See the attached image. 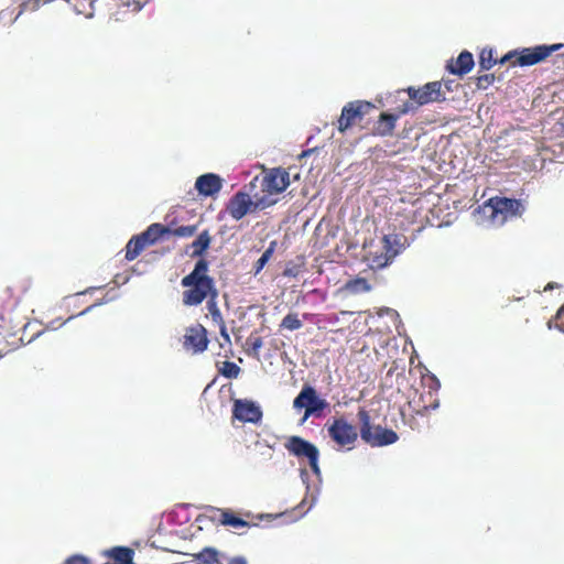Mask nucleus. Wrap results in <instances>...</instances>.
<instances>
[{"label":"nucleus","instance_id":"1a4fd4ad","mask_svg":"<svg viewBox=\"0 0 564 564\" xmlns=\"http://www.w3.org/2000/svg\"><path fill=\"white\" fill-rule=\"evenodd\" d=\"M494 221L505 223L508 217L521 215L523 206L520 200L507 197H492L487 206Z\"/></svg>","mask_w":564,"mask_h":564},{"label":"nucleus","instance_id":"4c0bfd02","mask_svg":"<svg viewBox=\"0 0 564 564\" xmlns=\"http://www.w3.org/2000/svg\"><path fill=\"white\" fill-rule=\"evenodd\" d=\"M79 2H80V0H78V1H74V3H76V4H77V8H78L79 10H83V11H84V13H83V14H85L86 17H91V15H93V13H91V12H88V11L85 9V4H84V3L79 4Z\"/></svg>","mask_w":564,"mask_h":564},{"label":"nucleus","instance_id":"bb28decb","mask_svg":"<svg viewBox=\"0 0 564 564\" xmlns=\"http://www.w3.org/2000/svg\"><path fill=\"white\" fill-rule=\"evenodd\" d=\"M207 310L214 323L217 325L225 323L223 314L217 305V297L210 296V299L207 300Z\"/></svg>","mask_w":564,"mask_h":564},{"label":"nucleus","instance_id":"7ed1b4c3","mask_svg":"<svg viewBox=\"0 0 564 564\" xmlns=\"http://www.w3.org/2000/svg\"><path fill=\"white\" fill-rule=\"evenodd\" d=\"M401 236L397 234L384 235L377 249H370L366 256L373 269H382L392 262L403 248Z\"/></svg>","mask_w":564,"mask_h":564},{"label":"nucleus","instance_id":"e433bc0d","mask_svg":"<svg viewBox=\"0 0 564 564\" xmlns=\"http://www.w3.org/2000/svg\"><path fill=\"white\" fill-rule=\"evenodd\" d=\"M516 59V51H511L508 54H506L503 57H501L499 61L497 59V63L505 64L506 62H510L512 64V61Z\"/></svg>","mask_w":564,"mask_h":564},{"label":"nucleus","instance_id":"b1692460","mask_svg":"<svg viewBox=\"0 0 564 564\" xmlns=\"http://www.w3.org/2000/svg\"><path fill=\"white\" fill-rule=\"evenodd\" d=\"M194 558L197 564H215L218 562V551L207 546L195 554Z\"/></svg>","mask_w":564,"mask_h":564},{"label":"nucleus","instance_id":"c9c22d12","mask_svg":"<svg viewBox=\"0 0 564 564\" xmlns=\"http://www.w3.org/2000/svg\"><path fill=\"white\" fill-rule=\"evenodd\" d=\"M65 564H89V562L82 555H73L66 560Z\"/></svg>","mask_w":564,"mask_h":564},{"label":"nucleus","instance_id":"2f4dec72","mask_svg":"<svg viewBox=\"0 0 564 564\" xmlns=\"http://www.w3.org/2000/svg\"><path fill=\"white\" fill-rule=\"evenodd\" d=\"M496 77L494 74H485L479 75L476 78V85L479 89H487L490 85L494 84Z\"/></svg>","mask_w":564,"mask_h":564},{"label":"nucleus","instance_id":"c85d7f7f","mask_svg":"<svg viewBox=\"0 0 564 564\" xmlns=\"http://www.w3.org/2000/svg\"><path fill=\"white\" fill-rule=\"evenodd\" d=\"M218 371L226 378L234 379L240 373V368L232 361H224Z\"/></svg>","mask_w":564,"mask_h":564},{"label":"nucleus","instance_id":"ea45409f","mask_svg":"<svg viewBox=\"0 0 564 564\" xmlns=\"http://www.w3.org/2000/svg\"><path fill=\"white\" fill-rule=\"evenodd\" d=\"M228 564H247V562L243 557H234L228 562Z\"/></svg>","mask_w":564,"mask_h":564},{"label":"nucleus","instance_id":"f8f14e48","mask_svg":"<svg viewBox=\"0 0 564 564\" xmlns=\"http://www.w3.org/2000/svg\"><path fill=\"white\" fill-rule=\"evenodd\" d=\"M209 344L207 329L199 323L185 328L182 345L186 351L193 355L204 352Z\"/></svg>","mask_w":564,"mask_h":564},{"label":"nucleus","instance_id":"5701e85b","mask_svg":"<svg viewBox=\"0 0 564 564\" xmlns=\"http://www.w3.org/2000/svg\"><path fill=\"white\" fill-rule=\"evenodd\" d=\"M276 247H278V241L276 240H272L269 243V247L265 249V251L262 253V256L253 264V274L254 275H258L263 270L265 264L272 258Z\"/></svg>","mask_w":564,"mask_h":564},{"label":"nucleus","instance_id":"6e6552de","mask_svg":"<svg viewBox=\"0 0 564 564\" xmlns=\"http://www.w3.org/2000/svg\"><path fill=\"white\" fill-rule=\"evenodd\" d=\"M564 47L563 43L552 45H538L516 51V59L512 66H532L545 61L552 53Z\"/></svg>","mask_w":564,"mask_h":564},{"label":"nucleus","instance_id":"aec40b11","mask_svg":"<svg viewBox=\"0 0 564 564\" xmlns=\"http://www.w3.org/2000/svg\"><path fill=\"white\" fill-rule=\"evenodd\" d=\"M212 242V237L208 230L202 231L197 238L188 246L192 249L189 256L192 258L202 257L205 251L209 248Z\"/></svg>","mask_w":564,"mask_h":564},{"label":"nucleus","instance_id":"a19ab883","mask_svg":"<svg viewBox=\"0 0 564 564\" xmlns=\"http://www.w3.org/2000/svg\"><path fill=\"white\" fill-rule=\"evenodd\" d=\"M297 272L294 271L293 269H285L284 270V275L286 276H296Z\"/></svg>","mask_w":564,"mask_h":564},{"label":"nucleus","instance_id":"0eeeda50","mask_svg":"<svg viewBox=\"0 0 564 564\" xmlns=\"http://www.w3.org/2000/svg\"><path fill=\"white\" fill-rule=\"evenodd\" d=\"M284 447L290 454L299 458H307L312 471L316 475L319 474V452L314 444L302 438L301 436H290L284 443Z\"/></svg>","mask_w":564,"mask_h":564},{"label":"nucleus","instance_id":"412c9836","mask_svg":"<svg viewBox=\"0 0 564 564\" xmlns=\"http://www.w3.org/2000/svg\"><path fill=\"white\" fill-rule=\"evenodd\" d=\"M147 247L144 240L139 238V235L133 236L126 246V259L128 261L137 259Z\"/></svg>","mask_w":564,"mask_h":564},{"label":"nucleus","instance_id":"58836bf2","mask_svg":"<svg viewBox=\"0 0 564 564\" xmlns=\"http://www.w3.org/2000/svg\"><path fill=\"white\" fill-rule=\"evenodd\" d=\"M79 2H80V0H78V1H74V3H76V4H77V8H78L79 10H83V11H84V13H83V14H85L86 17H91V15H93V13H91V12H88V11L85 9V4H84V3L79 4Z\"/></svg>","mask_w":564,"mask_h":564},{"label":"nucleus","instance_id":"2eb2a0df","mask_svg":"<svg viewBox=\"0 0 564 564\" xmlns=\"http://www.w3.org/2000/svg\"><path fill=\"white\" fill-rule=\"evenodd\" d=\"M290 184V175L286 170L276 167L270 170L262 181V187L270 194L282 193Z\"/></svg>","mask_w":564,"mask_h":564},{"label":"nucleus","instance_id":"4be33fe9","mask_svg":"<svg viewBox=\"0 0 564 564\" xmlns=\"http://www.w3.org/2000/svg\"><path fill=\"white\" fill-rule=\"evenodd\" d=\"M215 510L220 512L219 523L223 524V525L232 527V528H236V529L246 528V527L250 525L249 522H247L243 519L237 517L230 510H221V509H215Z\"/></svg>","mask_w":564,"mask_h":564},{"label":"nucleus","instance_id":"9d476101","mask_svg":"<svg viewBox=\"0 0 564 564\" xmlns=\"http://www.w3.org/2000/svg\"><path fill=\"white\" fill-rule=\"evenodd\" d=\"M441 82H430L422 87H408L405 89L408 96L415 102L416 107L431 102H441L446 99L445 93L442 90Z\"/></svg>","mask_w":564,"mask_h":564},{"label":"nucleus","instance_id":"dca6fc26","mask_svg":"<svg viewBox=\"0 0 564 564\" xmlns=\"http://www.w3.org/2000/svg\"><path fill=\"white\" fill-rule=\"evenodd\" d=\"M223 187V180L219 175L207 173L198 176L195 182V188L198 194L205 197L215 196Z\"/></svg>","mask_w":564,"mask_h":564},{"label":"nucleus","instance_id":"9b49d317","mask_svg":"<svg viewBox=\"0 0 564 564\" xmlns=\"http://www.w3.org/2000/svg\"><path fill=\"white\" fill-rule=\"evenodd\" d=\"M329 437L339 446H350L358 438V430L344 416L336 417L327 426Z\"/></svg>","mask_w":564,"mask_h":564},{"label":"nucleus","instance_id":"cd10ccee","mask_svg":"<svg viewBox=\"0 0 564 564\" xmlns=\"http://www.w3.org/2000/svg\"><path fill=\"white\" fill-rule=\"evenodd\" d=\"M346 288L354 293L369 292L371 290V285L364 278H357L349 281Z\"/></svg>","mask_w":564,"mask_h":564},{"label":"nucleus","instance_id":"ddd939ff","mask_svg":"<svg viewBox=\"0 0 564 564\" xmlns=\"http://www.w3.org/2000/svg\"><path fill=\"white\" fill-rule=\"evenodd\" d=\"M432 384L429 390L420 393L417 400H412L410 405L417 415H425L431 410H435L440 405L437 397V390L440 388V381L435 376L431 377Z\"/></svg>","mask_w":564,"mask_h":564},{"label":"nucleus","instance_id":"79ce46f5","mask_svg":"<svg viewBox=\"0 0 564 564\" xmlns=\"http://www.w3.org/2000/svg\"><path fill=\"white\" fill-rule=\"evenodd\" d=\"M554 286H553V283H549L544 290L547 291V290H552Z\"/></svg>","mask_w":564,"mask_h":564},{"label":"nucleus","instance_id":"7c9ffc66","mask_svg":"<svg viewBox=\"0 0 564 564\" xmlns=\"http://www.w3.org/2000/svg\"><path fill=\"white\" fill-rule=\"evenodd\" d=\"M547 327L549 328L554 327L564 333V304L557 311L555 318L549 321Z\"/></svg>","mask_w":564,"mask_h":564},{"label":"nucleus","instance_id":"f704fd0d","mask_svg":"<svg viewBox=\"0 0 564 564\" xmlns=\"http://www.w3.org/2000/svg\"><path fill=\"white\" fill-rule=\"evenodd\" d=\"M219 326V333H220V336L223 337L224 339V343L228 346L231 345V339H230V336L227 332V326H226V323H223Z\"/></svg>","mask_w":564,"mask_h":564},{"label":"nucleus","instance_id":"f257e3e1","mask_svg":"<svg viewBox=\"0 0 564 564\" xmlns=\"http://www.w3.org/2000/svg\"><path fill=\"white\" fill-rule=\"evenodd\" d=\"M208 262L199 259L194 270L182 279V286L186 288L183 292L182 301L186 306H197L205 300L218 297V291L214 279L207 274Z\"/></svg>","mask_w":564,"mask_h":564},{"label":"nucleus","instance_id":"a211bd4d","mask_svg":"<svg viewBox=\"0 0 564 564\" xmlns=\"http://www.w3.org/2000/svg\"><path fill=\"white\" fill-rule=\"evenodd\" d=\"M399 115L382 112L372 128V135L389 137L392 135Z\"/></svg>","mask_w":564,"mask_h":564},{"label":"nucleus","instance_id":"72a5a7b5","mask_svg":"<svg viewBox=\"0 0 564 564\" xmlns=\"http://www.w3.org/2000/svg\"><path fill=\"white\" fill-rule=\"evenodd\" d=\"M416 108V105L414 101H405L400 107H398V113L397 115H405Z\"/></svg>","mask_w":564,"mask_h":564},{"label":"nucleus","instance_id":"393cba45","mask_svg":"<svg viewBox=\"0 0 564 564\" xmlns=\"http://www.w3.org/2000/svg\"><path fill=\"white\" fill-rule=\"evenodd\" d=\"M303 326V322L299 318L297 313H289L284 316L280 324L281 329L297 330Z\"/></svg>","mask_w":564,"mask_h":564},{"label":"nucleus","instance_id":"f03ea898","mask_svg":"<svg viewBox=\"0 0 564 564\" xmlns=\"http://www.w3.org/2000/svg\"><path fill=\"white\" fill-rule=\"evenodd\" d=\"M357 415L360 423L361 440L370 446H387L399 440L398 434L393 430L384 429L380 425L372 426L370 414L367 410L359 409Z\"/></svg>","mask_w":564,"mask_h":564},{"label":"nucleus","instance_id":"39448f33","mask_svg":"<svg viewBox=\"0 0 564 564\" xmlns=\"http://www.w3.org/2000/svg\"><path fill=\"white\" fill-rule=\"evenodd\" d=\"M328 406L325 399H322L314 387L304 384L301 392L293 400V408L295 410L304 409V423L310 416H321L322 412Z\"/></svg>","mask_w":564,"mask_h":564},{"label":"nucleus","instance_id":"6ab92c4d","mask_svg":"<svg viewBox=\"0 0 564 564\" xmlns=\"http://www.w3.org/2000/svg\"><path fill=\"white\" fill-rule=\"evenodd\" d=\"M171 228L159 223L151 224L143 232L139 234L148 247L155 245L163 237L170 235Z\"/></svg>","mask_w":564,"mask_h":564},{"label":"nucleus","instance_id":"473e14b6","mask_svg":"<svg viewBox=\"0 0 564 564\" xmlns=\"http://www.w3.org/2000/svg\"><path fill=\"white\" fill-rule=\"evenodd\" d=\"M247 344L251 347L252 351L254 354H258V351L260 350V348L262 347L263 345V340L261 337L259 336H250L248 339H247Z\"/></svg>","mask_w":564,"mask_h":564},{"label":"nucleus","instance_id":"a878e982","mask_svg":"<svg viewBox=\"0 0 564 564\" xmlns=\"http://www.w3.org/2000/svg\"><path fill=\"white\" fill-rule=\"evenodd\" d=\"M497 64V59L494 58L491 48H482L479 54V68L480 70H488Z\"/></svg>","mask_w":564,"mask_h":564},{"label":"nucleus","instance_id":"423d86ee","mask_svg":"<svg viewBox=\"0 0 564 564\" xmlns=\"http://www.w3.org/2000/svg\"><path fill=\"white\" fill-rule=\"evenodd\" d=\"M375 109V105L366 100H354L347 102L337 120V129L340 133H345L354 126L360 123L364 118Z\"/></svg>","mask_w":564,"mask_h":564},{"label":"nucleus","instance_id":"4468645a","mask_svg":"<svg viewBox=\"0 0 564 564\" xmlns=\"http://www.w3.org/2000/svg\"><path fill=\"white\" fill-rule=\"evenodd\" d=\"M232 417L242 423H258L262 419V411L253 401L237 399L234 401Z\"/></svg>","mask_w":564,"mask_h":564},{"label":"nucleus","instance_id":"20e7f679","mask_svg":"<svg viewBox=\"0 0 564 564\" xmlns=\"http://www.w3.org/2000/svg\"><path fill=\"white\" fill-rule=\"evenodd\" d=\"M272 202L265 197L252 199L251 196L242 191L235 193L226 205V212L235 219L240 220L246 215L262 210L269 207Z\"/></svg>","mask_w":564,"mask_h":564},{"label":"nucleus","instance_id":"c756f323","mask_svg":"<svg viewBox=\"0 0 564 564\" xmlns=\"http://www.w3.org/2000/svg\"><path fill=\"white\" fill-rule=\"evenodd\" d=\"M197 231V225H187V226H180L175 229H171L170 235H173L175 237H183L188 238L196 234Z\"/></svg>","mask_w":564,"mask_h":564},{"label":"nucleus","instance_id":"f3484780","mask_svg":"<svg viewBox=\"0 0 564 564\" xmlns=\"http://www.w3.org/2000/svg\"><path fill=\"white\" fill-rule=\"evenodd\" d=\"M475 65L473 54L468 51L462 52L458 57L454 61L452 59L446 69L454 75L464 76L468 74Z\"/></svg>","mask_w":564,"mask_h":564}]
</instances>
